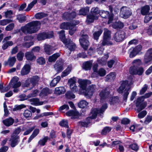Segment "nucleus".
Segmentation results:
<instances>
[{
  "instance_id": "nucleus-11",
  "label": "nucleus",
  "mask_w": 152,
  "mask_h": 152,
  "mask_svg": "<svg viewBox=\"0 0 152 152\" xmlns=\"http://www.w3.org/2000/svg\"><path fill=\"white\" fill-rule=\"evenodd\" d=\"M53 36V31L49 32H43L39 34L37 36V39L39 41L44 40L46 39L52 38Z\"/></svg>"
},
{
  "instance_id": "nucleus-49",
  "label": "nucleus",
  "mask_w": 152,
  "mask_h": 152,
  "mask_svg": "<svg viewBox=\"0 0 152 152\" xmlns=\"http://www.w3.org/2000/svg\"><path fill=\"white\" fill-rule=\"evenodd\" d=\"M48 139V137L46 136L43 139H41L38 142V144L42 146L45 145V143L47 142Z\"/></svg>"
},
{
  "instance_id": "nucleus-17",
  "label": "nucleus",
  "mask_w": 152,
  "mask_h": 152,
  "mask_svg": "<svg viewBox=\"0 0 152 152\" xmlns=\"http://www.w3.org/2000/svg\"><path fill=\"white\" fill-rule=\"evenodd\" d=\"M65 44L66 48L70 51V52L67 53L68 55H69L72 51H74L76 48L75 44L72 41L69 40H67L66 42H64Z\"/></svg>"
},
{
  "instance_id": "nucleus-7",
  "label": "nucleus",
  "mask_w": 152,
  "mask_h": 152,
  "mask_svg": "<svg viewBox=\"0 0 152 152\" xmlns=\"http://www.w3.org/2000/svg\"><path fill=\"white\" fill-rule=\"evenodd\" d=\"M39 78L38 76L36 75L26 81L24 86L26 87L31 88L30 89L33 88L39 81Z\"/></svg>"
},
{
  "instance_id": "nucleus-59",
  "label": "nucleus",
  "mask_w": 152,
  "mask_h": 152,
  "mask_svg": "<svg viewBox=\"0 0 152 152\" xmlns=\"http://www.w3.org/2000/svg\"><path fill=\"white\" fill-rule=\"evenodd\" d=\"M148 86L146 84L144 85L143 87L140 90V94L142 95L146 91L147 89Z\"/></svg>"
},
{
  "instance_id": "nucleus-30",
  "label": "nucleus",
  "mask_w": 152,
  "mask_h": 152,
  "mask_svg": "<svg viewBox=\"0 0 152 152\" xmlns=\"http://www.w3.org/2000/svg\"><path fill=\"white\" fill-rule=\"evenodd\" d=\"M14 122V120L11 118H9L3 121L4 124L7 126L12 125Z\"/></svg>"
},
{
  "instance_id": "nucleus-44",
  "label": "nucleus",
  "mask_w": 152,
  "mask_h": 152,
  "mask_svg": "<svg viewBox=\"0 0 152 152\" xmlns=\"http://www.w3.org/2000/svg\"><path fill=\"white\" fill-rule=\"evenodd\" d=\"M17 19L20 23H22L26 20V17L22 14H19L17 16Z\"/></svg>"
},
{
  "instance_id": "nucleus-19",
  "label": "nucleus",
  "mask_w": 152,
  "mask_h": 152,
  "mask_svg": "<svg viewBox=\"0 0 152 152\" xmlns=\"http://www.w3.org/2000/svg\"><path fill=\"white\" fill-rule=\"evenodd\" d=\"M152 60V49L148 50L145 56L144 61L145 64H147Z\"/></svg>"
},
{
  "instance_id": "nucleus-37",
  "label": "nucleus",
  "mask_w": 152,
  "mask_h": 152,
  "mask_svg": "<svg viewBox=\"0 0 152 152\" xmlns=\"http://www.w3.org/2000/svg\"><path fill=\"white\" fill-rule=\"evenodd\" d=\"M89 8L88 7H87L85 8H82L79 10L78 15L83 16L85 15L89 12Z\"/></svg>"
},
{
  "instance_id": "nucleus-31",
  "label": "nucleus",
  "mask_w": 152,
  "mask_h": 152,
  "mask_svg": "<svg viewBox=\"0 0 152 152\" xmlns=\"http://www.w3.org/2000/svg\"><path fill=\"white\" fill-rule=\"evenodd\" d=\"M35 127H23L22 129V131H25L23 135H26L29 134L34 129Z\"/></svg>"
},
{
  "instance_id": "nucleus-39",
  "label": "nucleus",
  "mask_w": 152,
  "mask_h": 152,
  "mask_svg": "<svg viewBox=\"0 0 152 152\" xmlns=\"http://www.w3.org/2000/svg\"><path fill=\"white\" fill-rule=\"evenodd\" d=\"M88 104V102L85 100H81L78 104L79 107L83 108L86 107Z\"/></svg>"
},
{
  "instance_id": "nucleus-40",
  "label": "nucleus",
  "mask_w": 152,
  "mask_h": 152,
  "mask_svg": "<svg viewBox=\"0 0 152 152\" xmlns=\"http://www.w3.org/2000/svg\"><path fill=\"white\" fill-rule=\"evenodd\" d=\"M119 100L118 96L113 97L111 98L109 100L110 105H114L119 102Z\"/></svg>"
},
{
  "instance_id": "nucleus-53",
  "label": "nucleus",
  "mask_w": 152,
  "mask_h": 152,
  "mask_svg": "<svg viewBox=\"0 0 152 152\" xmlns=\"http://www.w3.org/2000/svg\"><path fill=\"white\" fill-rule=\"evenodd\" d=\"M152 18V12L150 13L148 15H146L145 17L144 22L147 23Z\"/></svg>"
},
{
  "instance_id": "nucleus-22",
  "label": "nucleus",
  "mask_w": 152,
  "mask_h": 152,
  "mask_svg": "<svg viewBox=\"0 0 152 152\" xmlns=\"http://www.w3.org/2000/svg\"><path fill=\"white\" fill-rule=\"evenodd\" d=\"M44 47L45 52L48 55L52 53L53 51L55 50L53 47L49 45L45 44Z\"/></svg>"
},
{
  "instance_id": "nucleus-52",
  "label": "nucleus",
  "mask_w": 152,
  "mask_h": 152,
  "mask_svg": "<svg viewBox=\"0 0 152 152\" xmlns=\"http://www.w3.org/2000/svg\"><path fill=\"white\" fill-rule=\"evenodd\" d=\"M23 115L25 118H27L31 117L32 115V113L30 111L26 110L24 111Z\"/></svg>"
},
{
  "instance_id": "nucleus-36",
  "label": "nucleus",
  "mask_w": 152,
  "mask_h": 152,
  "mask_svg": "<svg viewBox=\"0 0 152 152\" xmlns=\"http://www.w3.org/2000/svg\"><path fill=\"white\" fill-rule=\"evenodd\" d=\"M60 56L59 53H55L52 56H50L48 58V61L50 62H54Z\"/></svg>"
},
{
  "instance_id": "nucleus-38",
  "label": "nucleus",
  "mask_w": 152,
  "mask_h": 152,
  "mask_svg": "<svg viewBox=\"0 0 152 152\" xmlns=\"http://www.w3.org/2000/svg\"><path fill=\"white\" fill-rule=\"evenodd\" d=\"M61 77L60 76H57L56 77L54 78L51 81L50 83V86L52 87L55 86L59 81Z\"/></svg>"
},
{
  "instance_id": "nucleus-10",
  "label": "nucleus",
  "mask_w": 152,
  "mask_h": 152,
  "mask_svg": "<svg viewBox=\"0 0 152 152\" xmlns=\"http://www.w3.org/2000/svg\"><path fill=\"white\" fill-rule=\"evenodd\" d=\"M88 37L87 35H83L79 39V42L81 46L85 50L87 49L89 42L88 40Z\"/></svg>"
},
{
  "instance_id": "nucleus-6",
  "label": "nucleus",
  "mask_w": 152,
  "mask_h": 152,
  "mask_svg": "<svg viewBox=\"0 0 152 152\" xmlns=\"http://www.w3.org/2000/svg\"><path fill=\"white\" fill-rule=\"evenodd\" d=\"M75 23H76L72 24L68 22H64L60 25V27L61 29H69V33L70 35H72L75 31L76 29L75 25L78 24L79 22L77 21L76 22H75Z\"/></svg>"
},
{
  "instance_id": "nucleus-35",
  "label": "nucleus",
  "mask_w": 152,
  "mask_h": 152,
  "mask_svg": "<svg viewBox=\"0 0 152 152\" xmlns=\"http://www.w3.org/2000/svg\"><path fill=\"white\" fill-rule=\"evenodd\" d=\"M92 64V61H86L83 64V68L86 70H90Z\"/></svg>"
},
{
  "instance_id": "nucleus-15",
  "label": "nucleus",
  "mask_w": 152,
  "mask_h": 152,
  "mask_svg": "<svg viewBox=\"0 0 152 152\" xmlns=\"http://www.w3.org/2000/svg\"><path fill=\"white\" fill-rule=\"evenodd\" d=\"M99 15L103 18H106L108 17L109 20L108 24L110 23L113 20V14H109V12L107 11L101 10L99 12Z\"/></svg>"
},
{
  "instance_id": "nucleus-8",
  "label": "nucleus",
  "mask_w": 152,
  "mask_h": 152,
  "mask_svg": "<svg viewBox=\"0 0 152 152\" xmlns=\"http://www.w3.org/2000/svg\"><path fill=\"white\" fill-rule=\"evenodd\" d=\"M19 78L17 77H15L12 79L10 85V87L14 88L13 91L14 92H17L18 90L17 88L19 87L21 85V83L18 82Z\"/></svg>"
},
{
  "instance_id": "nucleus-5",
  "label": "nucleus",
  "mask_w": 152,
  "mask_h": 152,
  "mask_svg": "<svg viewBox=\"0 0 152 152\" xmlns=\"http://www.w3.org/2000/svg\"><path fill=\"white\" fill-rule=\"evenodd\" d=\"M132 83L131 82L129 83L128 80L123 81L117 90V91L119 93H123V99L124 100H126L127 99L129 94V90L131 88L130 86Z\"/></svg>"
},
{
  "instance_id": "nucleus-57",
  "label": "nucleus",
  "mask_w": 152,
  "mask_h": 152,
  "mask_svg": "<svg viewBox=\"0 0 152 152\" xmlns=\"http://www.w3.org/2000/svg\"><path fill=\"white\" fill-rule=\"evenodd\" d=\"M59 124L61 126H63L66 127H68V122L66 120H62L60 122Z\"/></svg>"
},
{
  "instance_id": "nucleus-24",
  "label": "nucleus",
  "mask_w": 152,
  "mask_h": 152,
  "mask_svg": "<svg viewBox=\"0 0 152 152\" xmlns=\"http://www.w3.org/2000/svg\"><path fill=\"white\" fill-rule=\"evenodd\" d=\"M52 92V91L49 89L48 88H45L42 90L39 94V96L41 97H43L51 94Z\"/></svg>"
},
{
  "instance_id": "nucleus-62",
  "label": "nucleus",
  "mask_w": 152,
  "mask_h": 152,
  "mask_svg": "<svg viewBox=\"0 0 152 152\" xmlns=\"http://www.w3.org/2000/svg\"><path fill=\"white\" fill-rule=\"evenodd\" d=\"M152 120V116L150 115H148L145 118V120L144 122L145 124H148Z\"/></svg>"
},
{
  "instance_id": "nucleus-32",
  "label": "nucleus",
  "mask_w": 152,
  "mask_h": 152,
  "mask_svg": "<svg viewBox=\"0 0 152 152\" xmlns=\"http://www.w3.org/2000/svg\"><path fill=\"white\" fill-rule=\"evenodd\" d=\"M66 114L67 116H72L74 118H75L78 117L79 113L75 110H70L66 112Z\"/></svg>"
},
{
  "instance_id": "nucleus-43",
  "label": "nucleus",
  "mask_w": 152,
  "mask_h": 152,
  "mask_svg": "<svg viewBox=\"0 0 152 152\" xmlns=\"http://www.w3.org/2000/svg\"><path fill=\"white\" fill-rule=\"evenodd\" d=\"M13 13V12L11 10H7L4 12V16L6 18H12Z\"/></svg>"
},
{
  "instance_id": "nucleus-16",
  "label": "nucleus",
  "mask_w": 152,
  "mask_h": 152,
  "mask_svg": "<svg viewBox=\"0 0 152 152\" xmlns=\"http://www.w3.org/2000/svg\"><path fill=\"white\" fill-rule=\"evenodd\" d=\"M125 37V33L124 31H119L116 32L114 34V38L117 42H120L124 39Z\"/></svg>"
},
{
  "instance_id": "nucleus-33",
  "label": "nucleus",
  "mask_w": 152,
  "mask_h": 152,
  "mask_svg": "<svg viewBox=\"0 0 152 152\" xmlns=\"http://www.w3.org/2000/svg\"><path fill=\"white\" fill-rule=\"evenodd\" d=\"M25 57L28 60L32 61L36 59V57L31 52H28L25 53Z\"/></svg>"
},
{
  "instance_id": "nucleus-51",
  "label": "nucleus",
  "mask_w": 152,
  "mask_h": 152,
  "mask_svg": "<svg viewBox=\"0 0 152 152\" xmlns=\"http://www.w3.org/2000/svg\"><path fill=\"white\" fill-rule=\"evenodd\" d=\"M98 74V75L100 76H104L106 75V71L103 68H100L98 71L96 72Z\"/></svg>"
},
{
  "instance_id": "nucleus-1",
  "label": "nucleus",
  "mask_w": 152,
  "mask_h": 152,
  "mask_svg": "<svg viewBox=\"0 0 152 152\" xmlns=\"http://www.w3.org/2000/svg\"><path fill=\"white\" fill-rule=\"evenodd\" d=\"M78 83L79 84L81 89L85 90L83 92L84 96L88 98H90L93 95L94 93L96 91V86L94 85H91L88 86L86 89V86L88 84H91V81L88 80L79 79Z\"/></svg>"
},
{
  "instance_id": "nucleus-58",
  "label": "nucleus",
  "mask_w": 152,
  "mask_h": 152,
  "mask_svg": "<svg viewBox=\"0 0 152 152\" xmlns=\"http://www.w3.org/2000/svg\"><path fill=\"white\" fill-rule=\"evenodd\" d=\"M14 26V24L13 23H11L7 26L6 27L5 29L7 31H10L13 29Z\"/></svg>"
},
{
  "instance_id": "nucleus-47",
  "label": "nucleus",
  "mask_w": 152,
  "mask_h": 152,
  "mask_svg": "<svg viewBox=\"0 0 152 152\" xmlns=\"http://www.w3.org/2000/svg\"><path fill=\"white\" fill-rule=\"evenodd\" d=\"M37 2V0H34L31 3L28 4L27 8L26 9V11H29L31 9L33 6L36 4Z\"/></svg>"
},
{
  "instance_id": "nucleus-61",
  "label": "nucleus",
  "mask_w": 152,
  "mask_h": 152,
  "mask_svg": "<svg viewBox=\"0 0 152 152\" xmlns=\"http://www.w3.org/2000/svg\"><path fill=\"white\" fill-rule=\"evenodd\" d=\"M24 54L23 53L21 52H19L17 56L18 59L19 61L22 60L24 56Z\"/></svg>"
},
{
  "instance_id": "nucleus-45",
  "label": "nucleus",
  "mask_w": 152,
  "mask_h": 152,
  "mask_svg": "<svg viewBox=\"0 0 152 152\" xmlns=\"http://www.w3.org/2000/svg\"><path fill=\"white\" fill-rule=\"evenodd\" d=\"M141 61L140 59L134 60L132 62L133 66L131 67H137L141 64Z\"/></svg>"
},
{
  "instance_id": "nucleus-2",
  "label": "nucleus",
  "mask_w": 152,
  "mask_h": 152,
  "mask_svg": "<svg viewBox=\"0 0 152 152\" xmlns=\"http://www.w3.org/2000/svg\"><path fill=\"white\" fill-rule=\"evenodd\" d=\"M41 23L39 21H32L21 27L20 30L25 34H32L36 33L40 28Z\"/></svg>"
},
{
  "instance_id": "nucleus-50",
  "label": "nucleus",
  "mask_w": 152,
  "mask_h": 152,
  "mask_svg": "<svg viewBox=\"0 0 152 152\" xmlns=\"http://www.w3.org/2000/svg\"><path fill=\"white\" fill-rule=\"evenodd\" d=\"M13 45V43L12 41H9L4 43L2 46V48L3 50L6 49L9 46H12Z\"/></svg>"
},
{
  "instance_id": "nucleus-41",
  "label": "nucleus",
  "mask_w": 152,
  "mask_h": 152,
  "mask_svg": "<svg viewBox=\"0 0 152 152\" xmlns=\"http://www.w3.org/2000/svg\"><path fill=\"white\" fill-rule=\"evenodd\" d=\"M150 10V7L148 5H146L143 7L141 11L142 14L143 15H146L149 12Z\"/></svg>"
},
{
  "instance_id": "nucleus-42",
  "label": "nucleus",
  "mask_w": 152,
  "mask_h": 152,
  "mask_svg": "<svg viewBox=\"0 0 152 152\" xmlns=\"http://www.w3.org/2000/svg\"><path fill=\"white\" fill-rule=\"evenodd\" d=\"M65 31L64 30H61L59 31L58 33L59 34L60 38L61 39V41L64 42H66L67 40L65 38Z\"/></svg>"
},
{
  "instance_id": "nucleus-20",
  "label": "nucleus",
  "mask_w": 152,
  "mask_h": 152,
  "mask_svg": "<svg viewBox=\"0 0 152 152\" xmlns=\"http://www.w3.org/2000/svg\"><path fill=\"white\" fill-rule=\"evenodd\" d=\"M101 100L104 99L110 96V93L109 90L106 88L101 91L99 94Z\"/></svg>"
},
{
  "instance_id": "nucleus-21",
  "label": "nucleus",
  "mask_w": 152,
  "mask_h": 152,
  "mask_svg": "<svg viewBox=\"0 0 152 152\" xmlns=\"http://www.w3.org/2000/svg\"><path fill=\"white\" fill-rule=\"evenodd\" d=\"M19 136L12 134L10 140V145L12 147H14L18 144L19 142Z\"/></svg>"
},
{
  "instance_id": "nucleus-9",
  "label": "nucleus",
  "mask_w": 152,
  "mask_h": 152,
  "mask_svg": "<svg viewBox=\"0 0 152 152\" xmlns=\"http://www.w3.org/2000/svg\"><path fill=\"white\" fill-rule=\"evenodd\" d=\"M144 99L143 97L140 96L135 101L136 106L137 107V111L140 112L146 107L145 104L143 102Z\"/></svg>"
},
{
  "instance_id": "nucleus-48",
  "label": "nucleus",
  "mask_w": 152,
  "mask_h": 152,
  "mask_svg": "<svg viewBox=\"0 0 152 152\" xmlns=\"http://www.w3.org/2000/svg\"><path fill=\"white\" fill-rule=\"evenodd\" d=\"M47 15L43 12L38 13L36 14L35 17L37 19H40L44 17H46Z\"/></svg>"
},
{
  "instance_id": "nucleus-46",
  "label": "nucleus",
  "mask_w": 152,
  "mask_h": 152,
  "mask_svg": "<svg viewBox=\"0 0 152 152\" xmlns=\"http://www.w3.org/2000/svg\"><path fill=\"white\" fill-rule=\"evenodd\" d=\"M12 20L9 19H3L0 20V26H4L11 22Z\"/></svg>"
},
{
  "instance_id": "nucleus-34",
  "label": "nucleus",
  "mask_w": 152,
  "mask_h": 152,
  "mask_svg": "<svg viewBox=\"0 0 152 152\" xmlns=\"http://www.w3.org/2000/svg\"><path fill=\"white\" fill-rule=\"evenodd\" d=\"M66 91V89L64 87H56L55 88V93L58 95L64 94Z\"/></svg>"
},
{
  "instance_id": "nucleus-25",
  "label": "nucleus",
  "mask_w": 152,
  "mask_h": 152,
  "mask_svg": "<svg viewBox=\"0 0 152 152\" xmlns=\"http://www.w3.org/2000/svg\"><path fill=\"white\" fill-rule=\"evenodd\" d=\"M30 67L29 65L26 64L22 68L21 71V74L22 75H27L30 71Z\"/></svg>"
},
{
  "instance_id": "nucleus-23",
  "label": "nucleus",
  "mask_w": 152,
  "mask_h": 152,
  "mask_svg": "<svg viewBox=\"0 0 152 152\" xmlns=\"http://www.w3.org/2000/svg\"><path fill=\"white\" fill-rule=\"evenodd\" d=\"M63 62L62 61H58L56 62V64L54 65V68L56 71L59 72L63 69Z\"/></svg>"
},
{
  "instance_id": "nucleus-13",
  "label": "nucleus",
  "mask_w": 152,
  "mask_h": 152,
  "mask_svg": "<svg viewBox=\"0 0 152 152\" xmlns=\"http://www.w3.org/2000/svg\"><path fill=\"white\" fill-rule=\"evenodd\" d=\"M76 80L75 77L71 78L68 80V84L71 90L74 92H77L78 91V88L76 83Z\"/></svg>"
},
{
  "instance_id": "nucleus-26",
  "label": "nucleus",
  "mask_w": 152,
  "mask_h": 152,
  "mask_svg": "<svg viewBox=\"0 0 152 152\" xmlns=\"http://www.w3.org/2000/svg\"><path fill=\"white\" fill-rule=\"evenodd\" d=\"M97 16L93 15L91 13L87 15L86 22L87 23L89 24L93 22L94 19H97Z\"/></svg>"
},
{
  "instance_id": "nucleus-27",
  "label": "nucleus",
  "mask_w": 152,
  "mask_h": 152,
  "mask_svg": "<svg viewBox=\"0 0 152 152\" xmlns=\"http://www.w3.org/2000/svg\"><path fill=\"white\" fill-rule=\"evenodd\" d=\"M16 61V58L15 57H10L8 58L7 61L4 62V64L7 65L8 64L10 67H12Z\"/></svg>"
},
{
  "instance_id": "nucleus-64",
  "label": "nucleus",
  "mask_w": 152,
  "mask_h": 152,
  "mask_svg": "<svg viewBox=\"0 0 152 152\" xmlns=\"http://www.w3.org/2000/svg\"><path fill=\"white\" fill-rule=\"evenodd\" d=\"M69 108V106L66 104H64L60 107L59 108V110L60 111H62L64 110H67Z\"/></svg>"
},
{
  "instance_id": "nucleus-55",
  "label": "nucleus",
  "mask_w": 152,
  "mask_h": 152,
  "mask_svg": "<svg viewBox=\"0 0 152 152\" xmlns=\"http://www.w3.org/2000/svg\"><path fill=\"white\" fill-rule=\"evenodd\" d=\"M99 11L98 8L97 7H94L91 10V13L93 15L97 16L98 14H99Z\"/></svg>"
},
{
  "instance_id": "nucleus-28",
  "label": "nucleus",
  "mask_w": 152,
  "mask_h": 152,
  "mask_svg": "<svg viewBox=\"0 0 152 152\" xmlns=\"http://www.w3.org/2000/svg\"><path fill=\"white\" fill-rule=\"evenodd\" d=\"M31 104L35 105H40L43 104V102H40L39 99L37 98H32L29 99Z\"/></svg>"
},
{
  "instance_id": "nucleus-54",
  "label": "nucleus",
  "mask_w": 152,
  "mask_h": 152,
  "mask_svg": "<svg viewBox=\"0 0 152 152\" xmlns=\"http://www.w3.org/2000/svg\"><path fill=\"white\" fill-rule=\"evenodd\" d=\"M111 130V128L109 127H106L102 130L101 134L102 135H105L109 132Z\"/></svg>"
},
{
  "instance_id": "nucleus-3",
  "label": "nucleus",
  "mask_w": 152,
  "mask_h": 152,
  "mask_svg": "<svg viewBox=\"0 0 152 152\" xmlns=\"http://www.w3.org/2000/svg\"><path fill=\"white\" fill-rule=\"evenodd\" d=\"M107 104L105 103L102 105V107L99 110H98L97 108L94 109L91 113V116L87 118V122H81L79 123V124L83 126H87L90 123L92 119L95 118L97 114L101 115V114H102L107 109Z\"/></svg>"
},
{
  "instance_id": "nucleus-14",
  "label": "nucleus",
  "mask_w": 152,
  "mask_h": 152,
  "mask_svg": "<svg viewBox=\"0 0 152 152\" xmlns=\"http://www.w3.org/2000/svg\"><path fill=\"white\" fill-rule=\"evenodd\" d=\"M130 73L132 75H142L144 72L143 68L142 67H130L129 70Z\"/></svg>"
},
{
  "instance_id": "nucleus-56",
  "label": "nucleus",
  "mask_w": 152,
  "mask_h": 152,
  "mask_svg": "<svg viewBox=\"0 0 152 152\" xmlns=\"http://www.w3.org/2000/svg\"><path fill=\"white\" fill-rule=\"evenodd\" d=\"M129 147L132 150L135 151H137L139 149V147L136 143H133L130 145Z\"/></svg>"
},
{
  "instance_id": "nucleus-4",
  "label": "nucleus",
  "mask_w": 152,
  "mask_h": 152,
  "mask_svg": "<svg viewBox=\"0 0 152 152\" xmlns=\"http://www.w3.org/2000/svg\"><path fill=\"white\" fill-rule=\"evenodd\" d=\"M111 39L110 32L107 29H105L104 33L103 39L101 45H99L96 50L98 53L102 54L104 50V48L102 46L106 45H112V43L110 42Z\"/></svg>"
},
{
  "instance_id": "nucleus-63",
  "label": "nucleus",
  "mask_w": 152,
  "mask_h": 152,
  "mask_svg": "<svg viewBox=\"0 0 152 152\" xmlns=\"http://www.w3.org/2000/svg\"><path fill=\"white\" fill-rule=\"evenodd\" d=\"M37 61L40 64H43L45 62V59L42 57H40L38 58Z\"/></svg>"
},
{
  "instance_id": "nucleus-60",
  "label": "nucleus",
  "mask_w": 152,
  "mask_h": 152,
  "mask_svg": "<svg viewBox=\"0 0 152 152\" xmlns=\"http://www.w3.org/2000/svg\"><path fill=\"white\" fill-rule=\"evenodd\" d=\"M147 114V112L145 110H143L138 115L139 118H144Z\"/></svg>"
},
{
  "instance_id": "nucleus-12",
  "label": "nucleus",
  "mask_w": 152,
  "mask_h": 152,
  "mask_svg": "<svg viewBox=\"0 0 152 152\" xmlns=\"http://www.w3.org/2000/svg\"><path fill=\"white\" fill-rule=\"evenodd\" d=\"M132 14L131 10L126 7H123L121 9L120 16L124 18H129Z\"/></svg>"
},
{
  "instance_id": "nucleus-18",
  "label": "nucleus",
  "mask_w": 152,
  "mask_h": 152,
  "mask_svg": "<svg viewBox=\"0 0 152 152\" xmlns=\"http://www.w3.org/2000/svg\"><path fill=\"white\" fill-rule=\"evenodd\" d=\"M76 16V13L75 12H65L62 15V18L64 20H69L75 18Z\"/></svg>"
},
{
  "instance_id": "nucleus-29",
  "label": "nucleus",
  "mask_w": 152,
  "mask_h": 152,
  "mask_svg": "<svg viewBox=\"0 0 152 152\" xmlns=\"http://www.w3.org/2000/svg\"><path fill=\"white\" fill-rule=\"evenodd\" d=\"M97 28L95 27L94 28V30L95 31L93 33V37L96 40H98L99 37L102 34V31L99 29L97 31Z\"/></svg>"
}]
</instances>
